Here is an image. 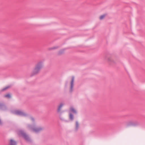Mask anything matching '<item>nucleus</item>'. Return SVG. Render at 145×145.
<instances>
[{
    "label": "nucleus",
    "instance_id": "9d476101",
    "mask_svg": "<svg viewBox=\"0 0 145 145\" xmlns=\"http://www.w3.org/2000/svg\"><path fill=\"white\" fill-rule=\"evenodd\" d=\"M63 104L61 103L58 106L57 110V113H61V108L62 106H63Z\"/></svg>",
    "mask_w": 145,
    "mask_h": 145
},
{
    "label": "nucleus",
    "instance_id": "39448f33",
    "mask_svg": "<svg viewBox=\"0 0 145 145\" xmlns=\"http://www.w3.org/2000/svg\"><path fill=\"white\" fill-rule=\"evenodd\" d=\"M139 123L137 121H130L127 123L126 126L127 127L131 126H136L139 125Z\"/></svg>",
    "mask_w": 145,
    "mask_h": 145
},
{
    "label": "nucleus",
    "instance_id": "f8f14e48",
    "mask_svg": "<svg viewBox=\"0 0 145 145\" xmlns=\"http://www.w3.org/2000/svg\"><path fill=\"white\" fill-rule=\"evenodd\" d=\"M79 127V124L78 121H76V127H75V130L76 131H77L78 130Z\"/></svg>",
    "mask_w": 145,
    "mask_h": 145
},
{
    "label": "nucleus",
    "instance_id": "0eeeda50",
    "mask_svg": "<svg viewBox=\"0 0 145 145\" xmlns=\"http://www.w3.org/2000/svg\"><path fill=\"white\" fill-rule=\"evenodd\" d=\"M74 77L72 76V80L71 82V88L70 91L71 92H72V88L73 87V83L74 81Z\"/></svg>",
    "mask_w": 145,
    "mask_h": 145
},
{
    "label": "nucleus",
    "instance_id": "9b49d317",
    "mask_svg": "<svg viewBox=\"0 0 145 145\" xmlns=\"http://www.w3.org/2000/svg\"><path fill=\"white\" fill-rule=\"evenodd\" d=\"M65 49L61 50L58 52V55L59 56L61 55L64 54Z\"/></svg>",
    "mask_w": 145,
    "mask_h": 145
},
{
    "label": "nucleus",
    "instance_id": "aec40b11",
    "mask_svg": "<svg viewBox=\"0 0 145 145\" xmlns=\"http://www.w3.org/2000/svg\"><path fill=\"white\" fill-rule=\"evenodd\" d=\"M3 124V122L2 121L1 119H0V125H2Z\"/></svg>",
    "mask_w": 145,
    "mask_h": 145
},
{
    "label": "nucleus",
    "instance_id": "4468645a",
    "mask_svg": "<svg viewBox=\"0 0 145 145\" xmlns=\"http://www.w3.org/2000/svg\"><path fill=\"white\" fill-rule=\"evenodd\" d=\"M4 97H5L7 98L8 99H10L11 98V96L9 93H8L7 95H5Z\"/></svg>",
    "mask_w": 145,
    "mask_h": 145
},
{
    "label": "nucleus",
    "instance_id": "a211bd4d",
    "mask_svg": "<svg viewBox=\"0 0 145 145\" xmlns=\"http://www.w3.org/2000/svg\"><path fill=\"white\" fill-rule=\"evenodd\" d=\"M58 46L54 47L52 48H50L49 50H53V49H57V48H58Z\"/></svg>",
    "mask_w": 145,
    "mask_h": 145
},
{
    "label": "nucleus",
    "instance_id": "6ab92c4d",
    "mask_svg": "<svg viewBox=\"0 0 145 145\" xmlns=\"http://www.w3.org/2000/svg\"><path fill=\"white\" fill-rule=\"evenodd\" d=\"M30 118L31 119V120L33 121L34 122L35 121V119L33 117H32L30 116Z\"/></svg>",
    "mask_w": 145,
    "mask_h": 145
},
{
    "label": "nucleus",
    "instance_id": "7ed1b4c3",
    "mask_svg": "<svg viewBox=\"0 0 145 145\" xmlns=\"http://www.w3.org/2000/svg\"><path fill=\"white\" fill-rule=\"evenodd\" d=\"M20 133L24 139L27 142H32V140L29 138V136L27 135L24 131H20Z\"/></svg>",
    "mask_w": 145,
    "mask_h": 145
},
{
    "label": "nucleus",
    "instance_id": "4be33fe9",
    "mask_svg": "<svg viewBox=\"0 0 145 145\" xmlns=\"http://www.w3.org/2000/svg\"><path fill=\"white\" fill-rule=\"evenodd\" d=\"M2 91H0V93Z\"/></svg>",
    "mask_w": 145,
    "mask_h": 145
},
{
    "label": "nucleus",
    "instance_id": "f257e3e1",
    "mask_svg": "<svg viewBox=\"0 0 145 145\" xmlns=\"http://www.w3.org/2000/svg\"><path fill=\"white\" fill-rule=\"evenodd\" d=\"M43 67V61H40L38 62L35 64L33 67L32 72L30 74V76L32 77L38 74Z\"/></svg>",
    "mask_w": 145,
    "mask_h": 145
},
{
    "label": "nucleus",
    "instance_id": "6e6552de",
    "mask_svg": "<svg viewBox=\"0 0 145 145\" xmlns=\"http://www.w3.org/2000/svg\"><path fill=\"white\" fill-rule=\"evenodd\" d=\"M8 145H17V142L11 139L10 140Z\"/></svg>",
    "mask_w": 145,
    "mask_h": 145
},
{
    "label": "nucleus",
    "instance_id": "2eb2a0df",
    "mask_svg": "<svg viewBox=\"0 0 145 145\" xmlns=\"http://www.w3.org/2000/svg\"><path fill=\"white\" fill-rule=\"evenodd\" d=\"M69 119L71 121H72L74 119L73 115L71 113L69 114Z\"/></svg>",
    "mask_w": 145,
    "mask_h": 145
},
{
    "label": "nucleus",
    "instance_id": "20e7f679",
    "mask_svg": "<svg viewBox=\"0 0 145 145\" xmlns=\"http://www.w3.org/2000/svg\"><path fill=\"white\" fill-rule=\"evenodd\" d=\"M14 113L15 114L20 116L26 117L28 116L27 114L23 111L20 110H15L14 112Z\"/></svg>",
    "mask_w": 145,
    "mask_h": 145
},
{
    "label": "nucleus",
    "instance_id": "f3484780",
    "mask_svg": "<svg viewBox=\"0 0 145 145\" xmlns=\"http://www.w3.org/2000/svg\"><path fill=\"white\" fill-rule=\"evenodd\" d=\"M10 87V86H8L3 88L1 90V91H3Z\"/></svg>",
    "mask_w": 145,
    "mask_h": 145
},
{
    "label": "nucleus",
    "instance_id": "ddd939ff",
    "mask_svg": "<svg viewBox=\"0 0 145 145\" xmlns=\"http://www.w3.org/2000/svg\"><path fill=\"white\" fill-rule=\"evenodd\" d=\"M70 110L74 113L75 114H76L77 113L76 110L73 107H71L70 108Z\"/></svg>",
    "mask_w": 145,
    "mask_h": 145
},
{
    "label": "nucleus",
    "instance_id": "dca6fc26",
    "mask_svg": "<svg viewBox=\"0 0 145 145\" xmlns=\"http://www.w3.org/2000/svg\"><path fill=\"white\" fill-rule=\"evenodd\" d=\"M106 15V14H105L102 15H101L99 18L101 20L103 19L105 17Z\"/></svg>",
    "mask_w": 145,
    "mask_h": 145
},
{
    "label": "nucleus",
    "instance_id": "412c9836",
    "mask_svg": "<svg viewBox=\"0 0 145 145\" xmlns=\"http://www.w3.org/2000/svg\"><path fill=\"white\" fill-rule=\"evenodd\" d=\"M67 83H68V82H66V84H65V86H67Z\"/></svg>",
    "mask_w": 145,
    "mask_h": 145
},
{
    "label": "nucleus",
    "instance_id": "1a4fd4ad",
    "mask_svg": "<svg viewBox=\"0 0 145 145\" xmlns=\"http://www.w3.org/2000/svg\"><path fill=\"white\" fill-rule=\"evenodd\" d=\"M108 60L110 63L111 65L115 64L117 63L114 61L111 58H108Z\"/></svg>",
    "mask_w": 145,
    "mask_h": 145
},
{
    "label": "nucleus",
    "instance_id": "423d86ee",
    "mask_svg": "<svg viewBox=\"0 0 145 145\" xmlns=\"http://www.w3.org/2000/svg\"><path fill=\"white\" fill-rule=\"evenodd\" d=\"M7 107L3 102H0V110L5 111L7 110Z\"/></svg>",
    "mask_w": 145,
    "mask_h": 145
},
{
    "label": "nucleus",
    "instance_id": "f03ea898",
    "mask_svg": "<svg viewBox=\"0 0 145 145\" xmlns=\"http://www.w3.org/2000/svg\"><path fill=\"white\" fill-rule=\"evenodd\" d=\"M28 129L36 133H39L43 130L44 128L41 127H37L35 124L33 125L29 124L27 125Z\"/></svg>",
    "mask_w": 145,
    "mask_h": 145
}]
</instances>
